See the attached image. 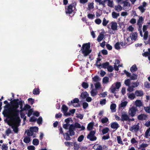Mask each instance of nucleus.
<instances>
[{
  "instance_id": "obj_1",
  "label": "nucleus",
  "mask_w": 150,
  "mask_h": 150,
  "mask_svg": "<svg viewBox=\"0 0 150 150\" xmlns=\"http://www.w3.org/2000/svg\"><path fill=\"white\" fill-rule=\"evenodd\" d=\"M18 107V100H13L11 102V105L8 104L4 106V110L3 113L4 116L9 119L7 121V123L12 126L15 133L18 132V127L20 121L19 116V111L17 110Z\"/></svg>"
},
{
  "instance_id": "obj_2",
  "label": "nucleus",
  "mask_w": 150,
  "mask_h": 150,
  "mask_svg": "<svg viewBox=\"0 0 150 150\" xmlns=\"http://www.w3.org/2000/svg\"><path fill=\"white\" fill-rule=\"evenodd\" d=\"M38 128L36 127H30L29 129L25 131V133H26L28 136H33V137H35V133L38 131Z\"/></svg>"
},
{
  "instance_id": "obj_3",
  "label": "nucleus",
  "mask_w": 150,
  "mask_h": 150,
  "mask_svg": "<svg viewBox=\"0 0 150 150\" xmlns=\"http://www.w3.org/2000/svg\"><path fill=\"white\" fill-rule=\"evenodd\" d=\"M96 131H91L87 136V138L91 141H94L96 140L97 137L95 136Z\"/></svg>"
},
{
  "instance_id": "obj_4",
  "label": "nucleus",
  "mask_w": 150,
  "mask_h": 150,
  "mask_svg": "<svg viewBox=\"0 0 150 150\" xmlns=\"http://www.w3.org/2000/svg\"><path fill=\"white\" fill-rule=\"evenodd\" d=\"M91 47L90 42L85 43V55L87 56L92 51V50L90 49Z\"/></svg>"
},
{
  "instance_id": "obj_5",
  "label": "nucleus",
  "mask_w": 150,
  "mask_h": 150,
  "mask_svg": "<svg viewBox=\"0 0 150 150\" xmlns=\"http://www.w3.org/2000/svg\"><path fill=\"white\" fill-rule=\"evenodd\" d=\"M138 111L136 107L133 106L130 108L128 112V113L129 115L132 117H134L136 114V112Z\"/></svg>"
},
{
  "instance_id": "obj_6",
  "label": "nucleus",
  "mask_w": 150,
  "mask_h": 150,
  "mask_svg": "<svg viewBox=\"0 0 150 150\" xmlns=\"http://www.w3.org/2000/svg\"><path fill=\"white\" fill-rule=\"evenodd\" d=\"M65 121L66 124L63 125V127L65 129H67L70 126L69 123L70 122L72 123L73 121L71 118L70 117L66 119Z\"/></svg>"
},
{
  "instance_id": "obj_7",
  "label": "nucleus",
  "mask_w": 150,
  "mask_h": 150,
  "mask_svg": "<svg viewBox=\"0 0 150 150\" xmlns=\"http://www.w3.org/2000/svg\"><path fill=\"white\" fill-rule=\"evenodd\" d=\"M75 127L73 125H71L69 127V135L72 136L74 135L75 133L74 130H75Z\"/></svg>"
},
{
  "instance_id": "obj_8",
  "label": "nucleus",
  "mask_w": 150,
  "mask_h": 150,
  "mask_svg": "<svg viewBox=\"0 0 150 150\" xmlns=\"http://www.w3.org/2000/svg\"><path fill=\"white\" fill-rule=\"evenodd\" d=\"M139 124L137 125H134L131 127L129 130L132 132L134 131L135 132L138 131L139 128Z\"/></svg>"
},
{
  "instance_id": "obj_9",
  "label": "nucleus",
  "mask_w": 150,
  "mask_h": 150,
  "mask_svg": "<svg viewBox=\"0 0 150 150\" xmlns=\"http://www.w3.org/2000/svg\"><path fill=\"white\" fill-rule=\"evenodd\" d=\"M62 111L65 115L68 116L70 115V113H69V112H67L68 110V108L65 105H63L62 106Z\"/></svg>"
},
{
  "instance_id": "obj_10",
  "label": "nucleus",
  "mask_w": 150,
  "mask_h": 150,
  "mask_svg": "<svg viewBox=\"0 0 150 150\" xmlns=\"http://www.w3.org/2000/svg\"><path fill=\"white\" fill-rule=\"evenodd\" d=\"M111 24V28L113 30H117V23L116 22L112 21L109 23V25Z\"/></svg>"
},
{
  "instance_id": "obj_11",
  "label": "nucleus",
  "mask_w": 150,
  "mask_h": 150,
  "mask_svg": "<svg viewBox=\"0 0 150 150\" xmlns=\"http://www.w3.org/2000/svg\"><path fill=\"white\" fill-rule=\"evenodd\" d=\"M73 6L69 5L66 8L65 12L67 14H70L73 11Z\"/></svg>"
},
{
  "instance_id": "obj_12",
  "label": "nucleus",
  "mask_w": 150,
  "mask_h": 150,
  "mask_svg": "<svg viewBox=\"0 0 150 150\" xmlns=\"http://www.w3.org/2000/svg\"><path fill=\"white\" fill-rule=\"evenodd\" d=\"M147 117V116L146 115L144 114H141L138 116L137 118L139 120H145Z\"/></svg>"
},
{
  "instance_id": "obj_13",
  "label": "nucleus",
  "mask_w": 150,
  "mask_h": 150,
  "mask_svg": "<svg viewBox=\"0 0 150 150\" xmlns=\"http://www.w3.org/2000/svg\"><path fill=\"white\" fill-rule=\"evenodd\" d=\"M110 127L112 129H117L119 127V126L117 122H115L112 123Z\"/></svg>"
},
{
  "instance_id": "obj_14",
  "label": "nucleus",
  "mask_w": 150,
  "mask_h": 150,
  "mask_svg": "<svg viewBox=\"0 0 150 150\" xmlns=\"http://www.w3.org/2000/svg\"><path fill=\"white\" fill-rule=\"evenodd\" d=\"M135 94L137 96L141 97L144 95V92L142 90H136L135 92Z\"/></svg>"
},
{
  "instance_id": "obj_15",
  "label": "nucleus",
  "mask_w": 150,
  "mask_h": 150,
  "mask_svg": "<svg viewBox=\"0 0 150 150\" xmlns=\"http://www.w3.org/2000/svg\"><path fill=\"white\" fill-rule=\"evenodd\" d=\"M130 37L132 40H136L137 38V32L132 33L131 34Z\"/></svg>"
},
{
  "instance_id": "obj_16",
  "label": "nucleus",
  "mask_w": 150,
  "mask_h": 150,
  "mask_svg": "<svg viewBox=\"0 0 150 150\" xmlns=\"http://www.w3.org/2000/svg\"><path fill=\"white\" fill-rule=\"evenodd\" d=\"M121 120L122 121H127L129 119L128 115L125 114H122L121 116Z\"/></svg>"
},
{
  "instance_id": "obj_17",
  "label": "nucleus",
  "mask_w": 150,
  "mask_h": 150,
  "mask_svg": "<svg viewBox=\"0 0 150 150\" xmlns=\"http://www.w3.org/2000/svg\"><path fill=\"white\" fill-rule=\"evenodd\" d=\"M75 127V129L76 128L80 129V130L84 129V127L83 126H81V125L78 123H76L74 125H73Z\"/></svg>"
},
{
  "instance_id": "obj_18",
  "label": "nucleus",
  "mask_w": 150,
  "mask_h": 150,
  "mask_svg": "<svg viewBox=\"0 0 150 150\" xmlns=\"http://www.w3.org/2000/svg\"><path fill=\"white\" fill-rule=\"evenodd\" d=\"M109 65V62H106L105 63L102 64H99V65H97V66L99 67H101L102 68L105 69L107 68Z\"/></svg>"
},
{
  "instance_id": "obj_19",
  "label": "nucleus",
  "mask_w": 150,
  "mask_h": 150,
  "mask_svg": "<svg viewBox=\"0 0 150 150\" xmlns=\"http://www.w3.org/2000/svg\"><path fill=\"white\" fill-rule=\"evenodd\" d=\"M94 125V122H91L89 123L88 125L87 129L88 131H92Z\"/></svg>"
},
{
  "instance_id": "obj_20",
  "label": "nucleus",
  "mask_w": 150,
  "mask_h": 150,
  "mask_svg": "<svg viewBox=\"0 0 150 150\" xmlns=\"http://www.w3.org/2000/svg\"><path fill=\"white\" fill-rule=\"evenodd\" d=\"M135 103L136 107H140L142 106L143 105L142 101L139 100H137L135 101Z\"/></svg>"
},
{
  "instance_id": "obj_21",
  "label": "nucleus",
  "mask_w": 150,
  "mask_h": 150,
  "mask_svg": "<svg viewBox=\"0 0 150 150\" xmlns=\"http://www.w3.org/2000/svg\"><path fill=\"white\" fill-rule=\"evenodd\" d=\"M116 105L115 104L112 103L111 104L110 106V109L112 112H114L116 111Z\"/></svg>"
},
{
  "instance_id": "obj_22",
  "label": "nucleus",
  "mask_w": 150,
  "mask_h": 150,
  "mask_svg": "<svg viewBox=\"0 0 150 150\" xmlns=\"http://www.w3.org/2000/svg\"><path fill=\"white\" fill-rule=\"evenodd\" d=\"M110 90L111 92V93L114 94H116V91H117L116 89H117L114 86L112 85L110 88Z\"/></svg>"
},
{
  "instance_id": "obj_23",
  "label": "nucleus",
  "mask_w": 150,
  "mask_h": 150,
  "mask_svg": "<svg viewBox=\"0 0 150 150\" xmlns=\"http://www.w3.org/2000/svg\"><path fill=\"white\" fill-rule=\"evenodd\" d=\"M31 139L29 136L25 137L23 141L25 143H29Z\"/></svg>"
},
{
  "instance_id": "obj_24",
  "label": "nucleus",
  "mask_w": 150,
  "mask_h": 150,
  "mask_svg": "<svg viewBox=\"0 0 150 150\" xmlns=\"http://www.w3.org/2000/svg\"><path fill=\"white\" fill-rule=\"evenodd\" d=\"M137 70V68L136 64H134L130 68V71L132 72L136 71Z\"/></svg>"
},
{
  "instance_id": "obj_25",
  "label": "nucleus",
  "mask_w": 150,
  "mask_h": 150,
  "mask_svg": "<svg viewBox=\"0 0 150 150\" xmlns=\"http://www.w3.org/2000/svg\"><path fill=\"white\" fill-rule=\"evenodd\" d=\"M104 37V35L103 34H100L97 38V40L98 42L101 41Z\"/></svg>"
},
{
  "instance_id": "obj_26",
  "label": "nucleus",
  "mask_w": 150,
  "mask_h": 150,
  "mask_svg": "<svg viewBox=\"0 0 150 150\" xmlns=\"http://www.w3.org/2000/svg\"><path fill=\"white\" fill-rule=\"evenodd\" d=\"M112 17L114 18H117L120 16V13H117L114 11L112 12Z\"/></svg>"
},
{
  "instance_id": "obj_27",
  "label": "nucleus",
  "mask_w": 150,
  "mask_h": 150,
  "mask_svg": "<svg viewBox=\"0 0 150 150\" xmlns=\"http://www.w3.org/2000/svg\"><path fill=\"white\" fill-rule=\"evenodd\" d=\"M115 10L117 12H119L122 10V6L120 5H118L117 6H115Z\"/></svg>"
},
{
  "instance_id": "obj_28",
  "label": "nucleus",
  "mask_w": 150,
  "mask_h": 150,
  "mask_svg": "<svg viewBox=\"0 0 150 150\" xmlns=\"http://www.w3.org/2000/svg\"><path fill=\"white\" fill-rule=\"evenodd\" d=\"M100 121L102 123L105 124L109 122V120L107 117H105L101 119Z\"/></svg>"
},
{
  "instance_id": "obj_29",
  "label": "nucleus",
  "mask_w": 150,
  "mask_h": 150,
  "mask_svg": "<svg viewBox=\"0 0 150 150\" xmlns=\"http://www.w3.org/2000/svg\"><path fill=\"white\" fill-rule=\"evenodd\" d=\"M30 106L28 105H26L25 106L23 109H21V112L23 111L24 110H28L30 109Z\"/></svg>"
},
{
  "instance_id": "obj_30",
  "label": "nucleus",
  "mask_w": 150,
  "mask_h": 150,
  "mask_svg": "<svg viewBox=\"0 0 150 150\" xmlns=\"http://www.w3.org/2000/svg\"><path fill=\"white\" fill-rule=\"evenodd\" d=\"M65 145L69 147H71L73 146V143L69 142H64Z\"/></svg>"
},
{
  "instance_id": "obj_31",
  "label": "nucleus",
  "mask_w": 150,
  "mask_h": 150,
  "mask_svg": "<svg viewBox=\"0 0 150 150\" xmlns=\"http://www.w3.org/2000/svg\"><path fill=\"white\" fill-rule=\"evenodd\" d=\"M128 97L131 100H133L135 98V94L133 93L129 94L128 95Z\"/></svg>"
},
{
  "instance_id": "obj_32",
  "label": "nucleus",
  "mask_w": 150,
  "mask_h": 150,
  "mask_svg": "<svg viewBox=\"0 0 150 150\" xmlns=\"http://www.w3.org/2000/svg\"><path fill=\"white\" fill-rule=\"evenodd\" d=\"M109 129L108 127H106L103 128L102 131V132L103 134H105L107 133L109 131Z\"/></svg>"
},
{
  "instance_id": "obj_33",
  "label": "nucleus",
  "mask_w": 150,
  "mask_h": 150,
  "mask_svg": "<svg viewBox=\"0 0 150 150\" xmlns=\"http://www.w3.org/2000/svg\"><path fill=\"white\" fill-rule=\"evenodd\" d=\"M39 143V141L38 139H34L33 140V144L34 145L37 146L38 144Z\"/></svg>"
},
{
  "instance_id": "obj_34",
  "label": "nucleus",
  "mask_w": 150,
  "mask_h": 150,
  "mask_svg": "<svg viewBox=\"0 0 150 150\" xmlns=\"http://www.w3.org/2000/svg\"><path fill=\"white\" fill-rule=\"evenodd\" d=\"M8 146L6 144H3L1 146V149L2 150H7Z\"/></svg>"
},
{
  "instance_id": "obj_35",
  "label": "nucleus",
  "mask_w": 150,
  "mask_h": 150,
  "mask_svg": "<svg viewBox=\"0 0 150 150\" xmlns=\"http://www.w3.org/2000/svg\"><path fill=\"white\" fill-rule=\"evenodd\" d=\"M149 34L148 31H146L144 32L143 39L144 40H146L148 37Z\"/></svg>"
},
{
  "instance_id": "obj_36",
  "label": "nucleus",
  "mask_w": 150,
  "mask_h": 150,
  "mask_svg": "<svg viewBox=\"0 0 150 150\" xmlns=\"http://www.w3.org/2000/svg\"><path fill=\"white\" fill-rule=\"evenodd\" d=\"M92 80L93 81L97 82L99 81V78L98 76H95L92 78Z\"/></svg>"
},
{
  "instance_id": "obj_37",
  "label": "nucleus",
  "mask_w": 150,
  "mask_h": 150,
  "mask_svg": "<svg viewBox=\"0 0 150 150\" xmlns=\"http://www.w3.org/2000/svg\"><path fill=\"white\" fill-rule=\"evenodd\" d=\"M109 78L108 77H105L103 79V83H107L109 82Z\"/></svg>"
},
{
  "instance_id": "obj_38",
  "label": "nucleus",
  "mask_w": 150,
  "mask_h": 150,
  "mask_svg": "<svg viewBox=\"0 0 150 150\" xmlns=\"http://www.w3.org/2000/svg\"><path fill=\"white\" fill-rule=\"evenodd\" d=\"M117 141L118 143L123 144L122 143V139L120 136H118L117 137Z\"/></svg>"
},
{
  "instance_id": "obj_39",
  "label": "nucleus",
  "mask_w": 150,
  "mask_h": 150,
  "mask_svg": "<svg viewBox=\"0 0 150 150\" xmlns=\"http://www.w3.org/2000/svg\"><path fill=\"white\" fill-rule=\"evenodd\" d=\"M69 104L70 105H72L74 107H78L79 106V103H69Z\"/></svg>"
},
{
  "instance_id": "obj_40",
  "label": "nucleus",
  "mask_w": 150,
  "mask_h": 150,
  "mask_svg": "<svg viewBox=\"0 0 150 150\" xmlns=\"http://www.w3.org/2000/svg\"><path fill=\"white\" fill-rule=\"evenodd\" d=\"M39 93V90L38 88L34 89L33 91V93L35 95L38 94Z\"/></svg>"
},
{
  "instance_id": "obj_41",
  "label": "nucleus",
  "mask_w": 150,
  "mask_h": 150,
  "mask_svg": "<svg viewBox=\"0 0 150 150\" xmlns=\"http://www.w3.org/2000/svg\"><path fill=\"white\" fill-rule=\"evenodd\" d=\"M108 22L109 21H107L105 18H104L103 19L102 24L104 26H106Z\"/></svg>"
},
{
  "instance_id": "obj_42",
  "label": "nucleus",
  "mask_w": 150,
  "mask_h": 150,
  "mask_svg": "<svg viewBox=\"0 0 150 150\" xmlns=\"http://www.w3.org/2000/svg\"><path fill=\"white\" fill-rule=\"evenodd\" d=\"M137 75L134 73L132 74V76H130L131 80H134L137 79Z\"/></svg>"
},
{
  "instance_id": "obj_43",
  "label": "nucleus",
  "mask_w": 150,
  "mask_h": 150,
  "mask_svg": "<svg viewBox=\"0 0 150 150\" xmlns=\"http://www.w3.org/2000/svg\"><path fill=\"white\" fill-rule=\"evenodd\" d=\"M95 86L96 89H98L101 87L100 84L99 82H97L95 84Z\"/></svg>"
},
{
  "instance_id": "obj_44",
  "label": "nucleus",
  "mask_w": 150,
  "mask_h": 150,
  "mask_svg": "<svg viewBox=\"0 0 150 150\" xmlns=\"http://www.w3.org/2000/svg\"><path fill=\"white\" fill-rule=\"evenodd\" d=\"M64 138L67 140H70V138L69 135L68 133H66L65 134H63Z\"/></svg>"
},
{
  "instance_id": "obj_45",
  "label": "nucleus",
  "mask_w": 150,
  "mask_h": 150,
  "mask_svg": "<svg viewBox=\"0 0 150 150\" xmlns=\"http://www.w3.org/2000/svg\"><path fill=\"white\" fill-rule=\"evenodd\" d=\"M115 88L117 89L118 90L121 87V84L120 82H116L115 83Z\"/></svg>"
},
{
  "instance_id": "obj_46",
  "label": "nucleus",
  "mask_w": 150,
  "mask_h": 150,
  "mask_svg": "<svg viewBox=\"0 0 150 150\" xmlns=\"http://www.w3.org/2000/svg\"><path fill=\"white\" fill-rule=\"evenodd\" d=\"M138 8L139 10L141 11V12L142 13H144L145 11V9L143 7L142 5L138 7Z\"/></svg>"
},
{
  "instance_id": "obj_47",
  "label": "nucleus",
  "mask_w": 150,
  "mask_h": 150,
  "mask_svg": "<svg viewBox=\"0 0 150 150\" xmlns=\"http://www.w3.org/2000/svg\"><path fill=\"white\" fill-rule=\"evenodd\" d=\"M120 44L119 42H116L115 45V47L117 50H119L120 48Z\"/></svg>"
},
{
  "instance_id": "obj_48",
  "label": "nucleus",
  "mask_w": 150,
  "mask_h": 150,
  "mask_svg": "<svg viewBox=\"0 0 150 150\" xmlns=\"http://www.w3.org/2000/svg\"><path fill=\"white\" fill-rule=\"evenodd\" d=\"M33 113V109H30L28 110V116L30 117Z\"/></svg>"
},
{
  "instance_id": "obj_49",
  "label": "nucleus",
  "mask_w": 150,
  "mask_h": 150,
  "mask_svg": "<svg viewBox=\"0 0 150 150\" xmlns=\"http://www.w3.org/2000/svg\"><path fill=\"white\" fill-rule=\"evenodd\" d=\"M96 146H98L96 148H94V149L95 150H103V146L101 145H99L98 144H96Z\"/></svg>"
},
{
  "instance_id": "obj_50",
  "label": "nucleus",
  "mask_w": 150,
  "mask_h": 150,
  "mask_svg": "<svg viewBox=\"0 0 150 150\" xmlns=\"http://www.w3.org/2000/svg\"><path fill=\"white\" fill-rule=\"evenodd\" d=\"M108 70L110 72H112L113 70V68L112 66H109V65L107 67Z\"/></svg>"
},
{
  "instance_id": "obj_51",
  "label": "nucleus",
  "mask_w": 150,
  "mask_h": 150,
  "mask_svg": "<svg viewBox=\"0 0 150 150\" xmlns=\"http://www.w3.org/2000/svg\"><path fill=\"white\" fill-rule=\"evenodd\" d=\"M113 1H110V0L108 2V5L110 7H113Z\"/></svg>"
},
{
  "instance_id": "obj_52",
  "label": "nucleus",
  "mask_w": 150,
  "mask_h": 150,
  "mask_svg": "<svg viewBox=\"0 0 150 150\" xmlns=\"http://www.w3.org/2000/svg\"><path fill=\"white\" fill-rule=\"evenodd\" d=\"M102 21L99 18H97L96 19L95 21V23L99 25L101 23Z\"/></svg>"
},
{
  "instance_id": "obj_53",
  "label": "nucleus",
  "mask_w": 150,
  "mask_h": 150,
  "mask_svg": "<svg viewBox=\"0 0 150 150\" xmlns=\"http://www.w3.org/2000/svg\"><path fill=\"white\" fill-rule=\"evenodd\" d=\"M130 83V80L129 79H127L125 81V84L127 86H129Z\"/></svg>"
},
{
  "instance_id": "obj_54",
  "label": "nucleus",
  "mask_w": 150,
  "mask_h": 150,
  "mask_svg": "<svg viewBox=\"0 0 150 150\" xmlns=\"http://www.w3.org/2000/svg\"><path fill=\"white\" fill-rule=\"evenodd\" d=\"M144 108L146 112L148 113H150V107H144Z\"/></svg>"
},
{
  "instance_id": "obj_55",
  "label": "nucleus",
  "mask_w": 150,
  "mask_h": 150,
  "mask_svg": "<svg viewBox=\"0 0 150 150\" xmlns=\"http://www.w3.org/2000/svg\"><path fill=\"white\" fill-rule=\"evenodd\" d=\"M144 20V19L142 16H140L139 17V19L137 21V23H142V22Z\"/></svg>"
},
{
  "instance_id": "obj_56",
  "label": "nucleus",
  "mask_w": 150,
  "mask_h": 150,
  "mask_svg": "<svg viewBox=\"0 0 150 150\" xmlns=\"http://www.w3.org/2000/svg\"><path fill=\"white\" fill-rule=\"evenodd\" d=\"M145 87L147 88H150V83L146 81L144 82Z\"/></svg>"
},
{
  "instance_id": "obj_57",
  "label": "nucleus",
  "mask_w": 150,
  "mask_h": 150,
  "mask_svg": "<svg viewBox=\"0 0 150 150\" xmlns=\"http://www.w3.org/2000/svg\"><path fill=\"white\" fill-rule=\"evenodd\" d=\"M110 137L109 134H107L106 135H104L102 137V139L104 140H106L109 139Z\"/></svg>"
},
{
  "instance_id": "obj_58",
  "label": "nucleus",
  "mask_w": 150,
  "mask_h": 150,
  "mask_svg": "<svg viewBox=\"0 0 150 150\" xmlns=\"http://www.w3.org/2000/svg\"><path fill=\"white\" fill-rule=\"evenodd\" d=\"M83 135H81L78 137V141L79 142H81L83 140Z\"/></svg>"
},
{
  "instance_id": "obj_59",
  "label": "nucleus",
  "mask_w": 150,
  "mask_h": 150,
  "mask_svg": "<svg viewBox=\"0 0 150 150\" xmlns=\"http://www.w3.org/2000/svg\"><path fill=\"white\" fill-rule=\"evenodd\" d=\"M91 95L93 96H94L97 95V92H95L94 90H92L91 91Z\"/></svg>"
},
{
  "instance_id": "obj_60",
  "label": "nucleus",
  "mask_w": 150,
  "mask_h": 150,
  "mask_svg": "<svg viewBox=\"0 0 150 150\" xmlns=\"http://www.w3.org/2000/svg\"><path fill=\"white\" fill-rule=\"evenodd\" d=\"M106 103V100L104 99L100 101V104L101 105H104Z\"/></svg>"
},
{
  "instance_id": "obj_61",
  "label": "nucleus",
  "mask_w": 150,
  "mask_h": 150,
  "mask_svg": "<svg viewBox=\"0 0 150 150\" xmlns=\"http://www.w3.org/2000/svg\"><path fill=\"white\" fill-rule=\"evenodd\" d=\"M107 94V92H105L102 93H100V97H105Z\"/></svg>"
},
{
  "instance_id": "obj_62",
  "label": "nucleus",
  "mask_w": 150,
  "mask_h": 150,
  "mask_svg": "<svg viewBox=\"0 0 150 150\" xmlns=\"http://www.w3.org/2000/svg\"><path fill=\"white\" fill-rule=\"evenodd\" d=\"M127 101H124L122 102L120 104L121 107H123L127 105Z\"/></svg>"
},
{
  "instance_id": "obj_63",
  "label": "nucleus",
  "mask_w": 150,
  "mask_h": 150,
  "mask_svg": "<svg viewBox=\"0 0 150 150\" xmlns=\"http://www.w3.org/2000/svg\"><path fill=\"white\" fill-rule=\"evenodd\" d=\"M35 147L33 145L29 146H28L27 149L28 150H34Z\"/></svg>"
},
{
  "instance_id": "obj_64",
  "label": "nucleus",
  "mask_w": 150,
  "mask_h": 150,
  "mask_svg": "<svg viewBox=\"0 0 150 150\" xmlns=\"http://www.w3.org/2000/svg\"><path fill=\"white\" fill-rule=\"evenodd\" d=\"M94 17V15L91 14H88V17L89 19H92Z\"/></svg>"
}]
</instances>
